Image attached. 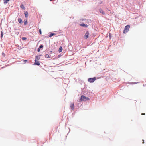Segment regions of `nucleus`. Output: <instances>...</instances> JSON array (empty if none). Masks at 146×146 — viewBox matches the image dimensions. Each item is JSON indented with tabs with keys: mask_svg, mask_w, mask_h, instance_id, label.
<instances>
[{
	"mask_svg": "<svg viewBox=\"0 0 146 146\" xmlns=\"http://www.w3.org/2000/svg\"><path fill=\"white\" fill-rule=\"evenodd\" d=\"M38 57H36V58L35 60V62L34 64L35 65H40V63L38 61Z\"/></svg>",
	"mask_w": 146,
	"mask_h": 146,
	"instance_id": "nucleus-4",
	"label": "nucleus"
},
{
	"mask_svg": "<svg viewBox=\"0 0 146 146\" xmlns=\"http://www.w3.org/2000/svg\"><path fill=\"white\" fill-rule=\"evenodd\" d=\"M99 11L100 13H102L103 15H105V14L104 12L102 9H100Z\"/></svg>",
	"mask_w": 146,
	"mask_h": 146,
	"instance_id": "nucleus-8",
	"label": "nucleus"
},
{
	"mask_svg": "<svg viewBox=\"0 0 146 146\" xmlns=\"http://www.w3.org/2000/svg\"><path fill=\"white\" fill-rule=\"evenodd\" d=\"M9 0H3L4 3L5 4H6L9 1Z\"/></svg>",
	"mask_w": 146,
	"mask_h": 146,
	"instance_id": "nucleus-13",
	"label": "nucleus"
},
{
	"mask_svg": "<svg viewBox=\"0 0 146 146\" xmlns=\"http://www.w3.org/2000/svg\"><path fill=\"white\" fill-rule=\"evenodd\" d=\"M143 144L144 143V140H143Z\"/></svg>",
	"mask_w": 146,
	"mask_h": 146,
	"instance_id": "nucleus-26",
	"label": "nucleus"
},
{
	"mask_svg": "<svg viewBox=\"0 0 146 146\" xmlns=\"http://www.w3.org/2000/svg\"><path fill=\"white\" fill-rule=\"evenodd\" d=\"M80 99L81 101H86V100H89V98L88 97H86L83 95H82Z\"/></svg>",
	"mask_w": 146,
	"mask_h": 146,
	"instance_id": "nucleus-2",
	"label": "nucleus"
},
{
	"mask_svg": "<svg viewBox=\"0 0 146 146\" xmlns=\"http://www.w3.org/2000/svg\"><path fill=\"white\" fill-rule=\"evenodd\" d=\"M27 61V60H24V63H26Z\"/></svg>",
	"mask_w": 146,
	"mask_h": 146,
	"instance_id": "nucleus-24",
	"label": "nucleus"
},
{
	"mask_svg": "<svg viewBox=\"0 0 146 146\" xmlns=\"http://www.w3.org/2000/svg\"><path fill=\"white\" fill-rule=\"evenodd\" d=\"M2 55L3 57H5V54L4 53H2Z\"/></svg>",
	"mask_w": 146,
	"mask_h": 146,
	"instance_id": "nucleus-21",
	"label": "nucleus"
},
{
	"mask_svg": "<svg viewBox=\"0 0 146 146\" xmlns=\"http://www.w3.org/2000/svg\"><path fill=\"white\" fill-rule=\"evenodd\" d=\"M56 35V34L54 33H50V34L49 35V36L50 37H51L52 36H53V35Z\"/></svg>",
	"mask_w": 146,
	"mask_h": 146,
	"instance_id": "nucleus-11",
	"label": "nucleus"
},
{
	"mask_svg": "<svg viewBox=\"0 0 146 146\" xmlns=\"http://www.w3.org/2000/svg\"><path fill=\"white\" fill-rule=\"evenodd\" d=\"M112 35L111 34L109 33V36L110 37V39L111 38V37H112Z\"/></svg>",
	"mask_w": 146,
	"mask_h": 146,
	"instance_id": "nucleus-18",
	"label": "nucleus"
},
{
	"mask_svg": "<svg viewBox=\"0 0 146 146\" xmlns=\"http://www.w3.org/2000/svg\"><path fill=\"white\" fill-rule=\"evenodd\" d=\"M24 14L25 15V16L27 18L28 17V13L27 11H26L25 12Z\"/></svg>",
	"mask_w": 146,
	"mask_h": 146,
	"instance_id": "nucleus-9",
	"label": "nucleus"
},
{
	"mask_svg": "<svg viewBox=\"0 0 146 146\" xmlns=\"http://www.w3.org/2000/svg\"><path fill=\"white\" fill-rule=\"evenodd\" d=\"M96 80V78L94 77L88 79V81L90 83H92L94 82Z\"/></svg>",
	"mask_w": 146,
	"mask_h": 146,
	"instance_id": "nucleus-3",
	"label": "nucleus"
},
{
	"mask_svg": "<svg viewBox=\"0 0 146 146\" xmlns=\"http://www.w3.org/2000/svg\"><path fill=\"white\" fill-rule=\"evenodd\" d=\"M39 32H40V34H42V32H41V30L40 29H39Z\"/></svg>",
	"mask_w": 146,
	"mask_h": 146,
	"instance_id": "nucleus-22",
	"label": "nucleus"
},
{
	"mask_svg": "<svg viewBox=\"0 0 146 146\" xmlns=\"http://www.w3.org/2000/svg\"><path fill=\"white\" fill-rule=\"evenodd\" d=\"M20 7L22 8V9H25V7L23 5V4H22L20 6Z\"/></svg>",
	"mask_w": 146,
	"mask_h": 146,
	"instance_id": "nucleus-14",
	"label": "nucleus"
},
{
	"mask_svg": "<svg viewBox=\"0 0 146 146\" xmlns=\"http://www.w3.org/2000/svg\"><path fill=\"white\" fill-rule=\"evenodd\" d=\"M89 32L87 31L85 33L84 37L86 39H87L89 37Z\"/></svg>",
	"mask_w": 146,
	"mask_h": 146,
	"instance_id": "nucleus-5",
	"label": "nucleus"
},
{
	"mask_svg": "<svg viewBox=\"0 0 146 146\" xmlns=\"http://www.w3.org/2000/svg\"><path fill=\"white\" fill-rule=\"evenodd\" d=\"M40 48H38V52H39L40 50Z\"/></svg>",
	"mask_w": 146,
	"mask_h": 146,
	"instance_id": "nucleus-23",
	"label": "nucleus"
},
{
	"mask_svg": "<svg viewBox=\"0 0 146 146\" xmlns=\"http://www.w3.org/2000/svg\"><path fill=\"white\" fill-rule=\"evenodd\" d=\"M18 21L19 23H22V21L21 18L18 19Z\"/></svg>",
	"mask_w": 146,
	"mask_h": 146,
	"instance_id": "nucleus-12",
	"label": "nucleus"
},
{
	"mask_svg": "<svg viewBox=\"0 0 146 146\" xmlns=\"http://www.w3.org/2000/svg\"><path fill=\"white\" fill-rule=\"evenodd\" d=\"M43 45H41L40 46H39V48H42L43 47Z\"/></svg>",
	"mask_w": 146,
	"mask_h": 146,
	"instance_id": "nucleus-20",
	"label": "nucleus"
},
{
	"mask_svg": "<svg viewBox=\"0 0 146 146\" xmlns=\"http://www.w3.org/2000/svg\"><path fill=\"white\" fill-rule=\"evenodd\" d=\"M60 56H60V55H58V57H60Z\"/></svg>",
	"mask_w": 146,
	"mask_h": 146,
	"instance_id": "nucleus-27",
	"label": "nucleus"
},
{
	"mask_svg": "<svg viewBox=\"0 0 146 146\" xmlns=\"http://www.w3.org/2000/svg\"><path fill=\"white\" fill-rule=\"evenodd\" d=\"M70 107L72 110H74V103H71L70 105Z\"/></svg>",
	"mask_w": 146,
	"mask_h": 146,
	"instance_id": "nucleus-7",
	"label": "nucleus"
},
{
	"mask_svg": "<svg viewBox=\"0 0 146 146\" xmlns=\"http://www.w3.org/2000/svg\"><path fill=\"white\" fill-rule=\"evenodd\" d=\"M22 39L23 40H26L27 38L26 37H23L22 38Z\"/></svg>",
	"mask_w": 146,
	"mask_h": 146,
	"instance_id": "nucleus-17",
	"label": "nucleus"
},
{
	"mask_svg": "<svg viewBox=\"0 0 146 146\" xmlns=\"http://www.w3.org/2000/svg\"><path fill=\"white\" fill-rule=\"evenodd\" d=\"M80 25L81 26L84 27H87L88 26V25L87 24H80Z\"/></svg>",
	"mask_w": 146,
	"mask_h": 146,
	"instance_id": "nucleus-6",
	"label": "nucleus"
},
{
	"mask_svg": "<svg viewBox=\"0 0 146 146\" xmlns=\"http://www.w3.org/2000/svg\"><path fill=\"white\" fill-rule=\"evenodd\" d=\"M50 1H53V0H50Z\"/></svg>",
	"mask_w": 146,
	"mask_h": 146,
	"instance_id": "nucleus-28",
	"label": "nucleus"
},
{
	"mask_svg": "<svg viewBox=\"0 0 146 146\" xmlns=\"http://www.w3.org/2000/svg\"><path fill=\"white\" fill-rule=\"evenodd\" d=\"M62 47L61 46L59 48V49L58 51L59 52H60L62 51Z\"/></svg>",
	"mask_w": 146,
	"mask_h": 146,
	"instance_id": "nucleus-10",
	"label": "nucleus"
},
{
	"mask_svg": "<svg viewBox=\"0 0 146 146\" xmlns=\"http://www.w3.org/2000/svg\"><path fill=\"white\" fill-rule=\"evenodd\" d=\"M141 115H145V113H142L141 114Z\"/></svg>",
	"mask_w": 146,
	"mask_h": 146,
	"instance_id": "nucleus-25",
	"label": "nucleus"
},
{
	"mask_svg": "<svg viewBox=\"0 0 146 146\" xmlns=\"http://www.w3.org/2000/svg\"><path fill=\"white\" fill-rule=\"evenodd\" d=\"M3 33L2 31L1 33V38H2V37H3Z\"/></svg>",
	"mask_w": 146,
	"mask_h": 146,
	"instance_id": "nucleus-19",
	"label": "nucleus"
},
{
	"mask_svg": "<svg viewBox=\"0 0 146 146\" xmlns=\"http://www.w3.org/2000/svg\"><path fill=\"white\" fill-rule=\"evenodd\" d=\"M45 57L46 58H49V56L48 54H46L45 55Z\"/></svg>",
	"mask_w": 146,
	"mask_h": 146,
	"instance_id": "nucleus-16",
	"label": "nucleus"
},
{
	"mask_svg": "<svg viewBox=\"0 0 146 146\" xmlns=\"http://www.w3.org/2000/svg\"><path fill=\"white\" fill-rule=\"evenodd\" d=\"M130 27V25H128L126 26L125 28L124 29L123 31V33H126L129 31Z\"/></svg>",
	"mask_w": 146,
	"mask_h": 146,
	"instance_id": "nucleus-1",
	"label": "nucleus"
},
{
	"mask_svg": "<svg viewBox=\"0 0 146 146\" xmlns=\"http://www.w3.org/2000/svg\"><path fill=\"white\" fill-rule=\"evenodd\" d=\"M24 23L25 25H26L27 23V20H25L24 21Z\"/></svg>",
	"mask_w": 146,
	"mask_h": 146,
	"instance_id": "nucleus-15",
	"label": "nucleus"
}]
</instances>
